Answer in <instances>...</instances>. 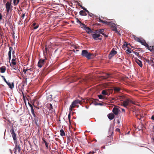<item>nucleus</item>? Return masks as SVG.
<instances>
[{
	"label": "nucleus",
	"instance_id": "f257e3e1",
	"mask_svg": "<svg viewBox=\"0 0 154 154\" xmlns=\"http://www.w3.org/2000/svg\"><path fill=\"white\" fill-rule=\"evenodd\" d=\"M81 55L82 56L86 57L88 59H91L92 56H94L93 54L88 52L86 50H83L82 51Z\"/></svg>",
	"mask_w": 154,
	"mask_h": 154
},
{
	"label": "nucleus",
	"instance_id": "f03ea898",
	"mask_svg": "<svg viewBox=\"0 0 154 154\" xmlns=\"http://www.w3.org/2000/svg\"><path fill=\"white\" fill-rule=\"evenodd\" d=\"M82 100H80L79 99H76L74 100L72 103L71 105L69 107V110L71 112L73 108H74L75 106H78L77 104L79 103L81 104L82 103Z\"/></svg>",
	"mask_w": 154,
	"mask_h": 154
},
{
	"label": "nucleus",
	"instance_id": "7ed1b4c3",
	"mask_svg": "<svg viewBox=\"0 0 154 154\" xmlns=\"http://www.w3.org/2000/svg\"><path fill=\"white\" fill-rule=\"evenodd\" d=\"M129 103L135 104V103L134 102L128 98L127 99L125 100H124L122 102H121V103L122 106L126 107L127 106L129 105Z\"/></svg>",
	"mask_w": 154,
	"mask_h": 154
},
{
	"label": "nucleus",
	"instance_id": "20e7f679",
	"mask_svg": "<svg viewBox=\"0 0 154 154\" xmlns=\"http://www.w3.org/2000/svg\"><path fill=\"white\" fill-rule=\"evenodd\" d=\"M113 92V90L112 89H107L106 90H103L101 92V94L103 95H109L110 94H111Z\"/></svg>",
	"mask_w": 154,
	"mask_h": 154
},
{
	"label": "nucleus",
	"instance_id": "39448f33",
	"mask_svg": "<svg viewBox=\"0 0 154 154\" xmlns=\"http://www.w3.org/2000/svg\"><path fill=\"white\" fill-rule=\"evenodd\" d=\"M10 132L12 135L14 142H15L17 140L16 134L14 132V128L12 127L10 130Z\"/></svg>",
	"mask_w": 154,
	"mask_h": 154
},
{
	"label": "nucleus",
	"instance_id": "423d86ee",
	"mask_svg": "<svg viewBox=\"0 0 154 154\" xmlns=\"http://www.w3.org/2000/svg\"><path fill=\"white\" fill-rule=\"evenodd\" d=\"M81 24L82 25H81V27L82 28H83V29L87 32V33H89L90 32H92V31L90 28L84 24Z\"/></svg>",
	"mask_w": 154,
	"mask_h": 154
},
{
	"label": "nucleus",
	"instance_id": "0eeeda50",
	"mask_svg": "<svg viewBox=\"0 0 154 154\" xmlns=\"http://www.w3.org/2000/svg\"><path fill=\"white\" fill-rule=\"evenodd\" d=\"M100 36L101 35L100 34V33L97 32H96V33L93 34L92 35V36L93 38L95 40H97L98 39L100 40H101L102 38H99V37H100Z\"/></svg>",
	"mask_w": 154,
	"mask_h": 154
},
{
	"label": "nucleus",
	"instance_id": "6e6552de",
	"mask_svg": "<svg viewBox=\"0 0 154 154\" xmlns=\"http://www.w3.org/2000/svg\"><path fill=\"white\" fill-rule=\"evenodd\" d=\"M11 2H8L5 5L6 11L7 14L9 13L10 9H11Z\"/></svg>",
	"mask_w": 154,
	"mask_h": 154
},
{
	"label": "nucleus",
	"instance_id": "1a4fd4ad",
	"mask_svg": "<svg viewBox=\"0 0 154 154\" xmlns=\"http://www.w3.org/2000/svg\"><path fill=\"white\" fill-rule=\"evenodd\" d=\"M117 53V51L115 50L114 48L112 49L109 55V59H110L111 57L116 55Z\"/></svg>",
	"mask_w": 154,
	"mask_h": 154
},
{
	"label": "nucleus",
	"instance_id": "9d476101",
	"mask_svg": "<svg viewBox=\"0 0 154 154\" xmlns=\"http://www.w3.org/2000/svg\"><path fill=\"white\" fill-rule=\"evenodd\" d=\"M109 24H107V25H109L111 27L112 29V30L114 31H115L116 32H117V28L115 26V25L114 23H111L110 22H109Z\"/></svg>",
	"mask_w": 154,
	"mask_h": 154
},
{
	"label": "nucleus",
	"instance_id": "9b49d317",
	"mask_svg": "<svg viewBox=\"0 0 154 154\" xmlns=\"http://www.w3.org/2000/svg\"><path fill=\"white\" fill-rule=\"evenodd\" d=\"M45 60V59H40L38 63V65L39 67H42L44 64Z\"/></svg>",
	"mask_w": 154,
	"mask_h": 154
},
{
	"label": "nucleus",
	"instance_id": "f8f14e48",
	"mask_svg": "<svg viewBox=\"0 0 154 154\" xmlns=\"http://www.w3.org/2000/svg\"><path fill=\"white\" fill-rule=\"evenodd\" d=\"M110 89H112L113 91H114L115 93L119 92L121 90L120 88L117 87H112L110 88Z\"/></svg>",
	"mask_w": 154,
	"mask_h": 154
},
{
	"label": "nucleus",
	"instance_id": "ddd939ff",
	"mask_svg": "<svg viewBox=\"0 0 154 154\" xmlns=\"http://www.w3.org/2000/svg\"><path fill=\"white\" fill-rule=\"evenodd\" d=\"M14 143H15V146L14 149H15V150L14 152H16V150L17 149L18 150V151L19 152H20V151L21 150V148L20 147V146L17 144V140H16V141L15 142H14Z\"/></svg>",
	"mask_w": 154,
	"mask_h": 154
},
{
	"label": "nucleus",
	"instance_id": "4468645a",
	"mask_svg": "<svg viewBox=\"0 0 154 154\" xmlns=\"http://www.w3.org/2000/svg\"><path fill=\"white\" fill-rule=\"evenodd\" d=\"M119 110L117 107H114L112 109V112L116 115H117L119 113Z\"/></svg>",
	"mask_w": 154,
	"mask_h": 154
},
{
	"label": "nucleus",
	"instance_id": "2eb2a0df",
	"mask_svg": "<svg viewBox=\"0 0 154 154\" xmlns=\"http://www.w3.org/2000/svg\"><path fill=\"white\" fill-rule=\"evenodd\" d=\"M104 31V29H100L96 31V32H98V33H100V34H101L104 36L106 37H107V36L104 34V33H103Z\"/></svg>",
	"mask_w": 154,
	"mask_h": 154
},
{
	"label": "nucleus",
	"instance_id": "dca6fc26",
	"mask_svg": "<svg viewBox=\"0 0 154 154\" xmlns=\"http://www.w3.org/2000/svg\"><path fill=\"white\" fill-rule=\"evenodd\" d=\"M35 117L34 120L36 125L37 126H38L39 125V122L38 118V117H37L36 116L35 117Z\"/></svg>",
	"mask_w": 154,
	"mask_h": 154
},
{
	"label": "nucleus",
	"instance_id": "f3484780",
	"mask_svg": "<svg viewBox=\"0 0 154 154\" xmlns=\"http://www.w3.org/2000/svg\"><path fill=\"white\" fill-rule=\"evenodd\" d=\"M10 65L12 68L11 69L15 70L17 72H19V69H18V68L15 66V65L11 64Z\"/></svg>",
	"mask_w": 154,
	"mask_h": 154
},
{
	"label": "nucleus",
	"instance_id": "a211bd4d",
	"mask_svg": "<svg viewBox=\"0 0 154 154\" xmlns=\"http://www.w3.org/2000/svg\"><path fill=\"white\" fill-rule=\"evenodd\" d=\"M12 47H10L9 48V51L8 52V57L9 59V60H10L11 58V51L12 50Z\"/></svg>",
	"mask_w": 154,
	"mask_h": 154
},
{
	"label": "nucleus",
	"instance_id": "6ab92c4d",
	"mask_svg": "<svg viewBox=\"0 0 154 154\" xmlns=\"http://www.w3.org/2000/svg\"><path fill=\"white\" fill-rule=\"evenodd\" d=\"M114 117L115 116L114 114L112 113H109L108 115V117L110 120L113 119L114 118Z\"/></svg>",
	"mask_w": 154,
	"mask_h": 154
},
{
	"label": "nucleus",
	"instance_id": "aec40b11",
	"mask_svg": "<svg viewBox=\"0 0 154 154\" xmlns=\"http://www.w3.org/2000/svg\"><path fill=\"white\" fill-rule=\"evenodd\" d=\"M135 61L139 65L140 67H142V66L143 65L142 63L140 60L137 59H136Z\"/></svg>",
	"mask_w": 154,
	"mask_h": 154
},
{
	"label": "nucleus",
	"instance_id": "412c9836",
	"mask_svg": "<svg viewBox=\"0 0 154 154\" xmlns=\"http://www.w3.org/2000/svg\"><path fill=\"white\" fill-rule=\"evenodd\" d=\"M47 107L50 111H51V112H52L53 107L52 104L51 103L48 104H47Z\"/></svg>",
	"mask_w": 154,
	"mask_h": 154
},
{
	"label": "nucleus",
	"instance_id": "4be33fe9",
	"mask_svg": "<svg viewBox=\"0 0 154 154\" xmlns=\"http://www.w3.org/2000/svg\"><path fill=\"white\" fill-rule=\"evenodd\" d=\"M29 105L31 107V112L32 113V114L33 116L34 117L35 116V113H34V109H33V107L31 104H30L29 103Z\"/></svg>",
	"mask_w": 154,
	"mask_h": 154
},
{
	"label": "nucleus",
	"instance_id": "5701e85b",
	"mask_svg": "<svg viewBox=\"0 0 154 154\" xmlns=\"http://www.w3.org/2000/svg\"><path fill=\"white\" fill-rule=\"evenodd\" d=\"M79 14L81 16H86L87 14L85 11L83 10H81L79 12Z\"/></svg>",
	"mask_w": 154,
	"mask_h": 154
},
{
	"label": "nucleus",
	"instance_id": "b1692460",
	"mask_svg": "<svg viewBox=\"0 0 154 154\" xmlns=\"http://www.w3.org/2000/svg\"><path fill=\"white\" fill-rule=\"evenodd\" d=\"M0 70L1 72L2 73H4L5 72L6 70V67L5 66H3L0 68Z\"/></svg>",
	"mask_w": 154,
	"mask_h": 154
},
{
	"label": "nucleus",
	"instance_id": "393cba45",
	"mask_svg": "<svg viewBox=\"0 0 154 154\" xmlns=\"http://www.w3.org/2000/svg\"><path fill=\"white\" fill-rule=\"evenodd\" d=\"M103 77L104 79H106L111 77L110 74L109 73H106L105 75L103 76Z\"/></svg>",
	"mask_w": 154,
	"mask_h": 154
},
{
	"label": "nucleus",
	"instance_id": "a878e982",
	"mask_svg": "<svg viewBox=\"0 0 154 154\" xmlns=\"http://www.w3.org/2000/svg\"><path fill=\"white\" fill-rule=\"evenodd\" d=\"M6 84L8 85L9 87L11 88V89H12L14 87V83L13 82L12 83V84H11V83L10 82H7L6 83Z\"/></svg>",
	"mask_w": 154,
	"mask_h": 154
},
{
	"label": "nucleus",
	"instance_id": "bb28decb",
	"mask_svg": "<svg viewBox=\"0 0 154 154\" xmlns=\"http://www.w3.org/2000/svg\"><path fill=\"white\" fill-rule=\"evenodd\" d=\"M98 21H99V22L103 23L104 24L105 23L106 24H109V22H107V21H104L101 20L100 18H98Z\"/></svg>",
	"mask_w": 154,
	"mask_h": 154
},
{
	"label": "nucleus",
	"instance_id": "cd10ccee",
	"mask_svg": "<svg viewBox=\"0 0 154 154\" xmlns=\"http://www.w3.org/2000/svg\"><path fill=\"white\" fill-rule=\"evenodd\" d=\"M60 135L61 136H63L65 135V133L63 129H61L60 131Z\"/></svg>",
	"mask_w": 154,
	"mask_h": 154
},
{
	"label": "nucleus",
	"instance_id": "c85d7f7f",
	"mask_svg": "<svg viewBox=\"0 0 154 154\" xmlns=\"http://www.w3.org/2000/svg\"><path fill=\"white\" fill-rule=\"evenodd\" d=\"M32 26H33V28L34 29H37L39 26L38 24H36L35 23H34L32 24Z\"/></svg>",
	"mask_w": 154,
	"mask_h": 154
},
{
	"label": "nucleus",
	"instance_id": "c756f323",
	"mask_svg": "<svg viewBox=\"0 0 154 154\" xmlns=\"http://www.w3.org/2000/svg\"><path fill=\"white\" fill-rule=\"evenodd\" d=\"M52 95H50L49 96H48L47 99L48 101H51L52 98Z\"/></svg>",
	"mask_w": 154,
	"mask_h": 154
},
{
	"label": "nucleus",
	"instance_id": "7c9ffc66",
	"mask_svg": "<svg viewBox=\"0 0 154 154\" xmlns=\"http://www.w3.org/2000/svg\"><path fill=\"white\" fill-rule=\"evenodd\" d=\"M20 0H14L13 3L14 6H16L19 2Z\"/></svg>",
	"mask_w": 154,
	"mask_h": 154
},
{
	"label": "nucleus",
	"instance_id": "2f4dec72",
	"mask_svg": "<svg viewBox=\"0 0 154 154\" xmlns=\"http://www.w3.org/2000/svg\"><path fill=\"white\" fill-rule=\"evenodd\" d=\"M118 99L120 100L121 101H123L126 99H125V97L123 96H120V97H119Z\"/></svg>",
	"mask_w": 154,
	"mask_h": 154
},
{
	"label": "nucleus",
	"instance_id": "473e14b6",
	"mask_svg": "<svg viewBox=\"0 0 154 154\" xmlns=\"http://www.w3.org/2000/svg\"><path fill=\"white\" fill-rule=\"evenodd\" d=\"M98 98L100 99H103L105 98V97L102 94H100L98 95Z\"/></svg>",
	"mask_w": 154,
	"mask_h": 154
},
{
	"label": "nucleus",
	"instance_id": "72a5a7b5",
	"mask_svg": "<svg viewBox=\"0 0 154 154\" xmlns=\"http://www.w3.org/2000/svg\"><path fill=\"white\" fill-rule=\"evenodd\" d=\"M15 59L14 58H13L12 60L11 65H16V63L15 62Z\"/></svg>",
	"mask_w": 154,
	"mask_h": 154
},
{
	"label": "nucleus",
	"instance_id": "f704fd0d",
	"mask_svg": "<svg viewBox=\"0 0 154 154\" xmlns=\"http://www.w3.org/2000/svg\"><path fill=\"white\" fill-rule=\"evenodd\" d=\"M135 40L137 41L138 42H141V40L140 39V38H137V37H136V38H135Z\"/></svg>",
	"mask_w": 154,
	"mask_h": 154
},
{
	"label": "nucleus",
	"instance_id": "c9c22d12",
	"mask_svg": "<svg viewBox=\"0 0 154 154\" xmlns=\"http://www.w3.org/2000/svg\"><path fill=\"white\" fill-rule=\"evenodd\" d=\"M146 42L145 41L143 40H141V42H140V43H141L143 45H144Z\"/></svg>",
	"mask_w": 154,
	"mask_h": 154
},
{
	"label": "nucleus",
	"instance_id": "e433bc0d",
	"mask_svg": "<svg viewBox=\"0 0 154 154\" xmlns=\"http://www.w3.org/2000/svg\"><path fill=\"white\" fill-rule=\"evenodd\" d=\"M108 137H109L110 138V139H109V142L110 143L111 142L113 138L111 137V135H109V136H108Z\"/></svg>",
	"mask_w": 154,
	"mask_h": 154
},
{
	"label": "nucleus",
	"instance_id": "4c0bfd02",
	"mask_svg": "<svg viewBox=\"0 0 154 154\" xmlns=\"http://www.w3.org/2000/svg\"><path fill=\"white\" fill-rule=\"evenodd\" d=\"M70 113H69L68 115V118L69 120V122L70 123Z\"/></svg>",
	"mask_w": 154,
	"mask_h": 154
},
{
	"label": "nucleus",
	"instance_id": "58836bf2",
	"mask_svg": "<svg viewBox=\"0 0 154 154\" xmlns=\"http://www.w3.org/2000/svg\"><path fill=\"white\" fill-rule=\"evenodd\" d=\"M76 20H76L77 22L79 24H80V25H82L81 24H82V23H81V22L80 20H79L78 19V18H77Z\"/></svg>",
	"mask_w": 154,
	"mask_h": 154
},
{
	"label": "nucleus",
	"instance_id": "ea45409f",
	"mask_svg": "<svg viewBox=\"0 0 154 154\" xmlns=\"http://www.w3.org/2000/svg\"><path fill=\"white\" fill-rule=\"evenodd\" d=\"M1 77L3 78L4 80L6 83L8 81H7L6 80L5 78V77L4 76L2 75L1 76Z\"/></svg>",
	"mask_w": 154,
	"mask_h": 154
},
{
	"label": "nucleus",
	"instance_id": "a19ab883",
	"mask_svg": "<svg viewBox=\"0 0 154 154\" xmlns=\"http://www.w3.org/2000/svg\"><path fill=\"white\" fill-rule=\"evenodd\" d=\"M94 105H102V103H94Z\"/></svg>",
	"mask_w": 154,
	"mask_h": 154
},
{
	"label": "nucleus",
	"instance_id": "79ce46f5",
	"mask_svg": "<svg viewBox=\"0 0 154 154\" xmlns=\"http://www.w3.org/2000/svg\"><path fill=\"white\" fill-rule=\"evenodd\" d=\"M2 14L0 13V22H1L2 20Z\"/></svg>",
	"mask_w": 154,
	"mask_h": 154
},
{
	"label": "nucleus",
	"instance_id": "37998d69",
	"mask_svg": "<svg viewBox=\"0 0 154 154\" xmlns=\"http://www.w3.org/2000/svg\"><path fill=\"white\" fill-rule=\"evenodd\" d=\"M84 11H85V12H87L88 13H89V12L87 10L86 8H85V9H84Z\"/></svg>",
	"mask_w": 154,
	"mask_h": 154
},
{
	"label": "nucleus",
	"instance_id": "c03bdc74",
	"mask_svg": "<svg viewBox=\"0 0 154 154\" xmlns=\"http://www.w3.org/2000/svg\"><path fill=\"white\" fill-rule=\"evenodd\" d=\"M27 71H28V69H23V72H24V73H25V74L26 73V72H27Z\"/></svg>",
	"mask_w": 154,
	"mask_h": 154
},
{
	"label": "nucleus",
	"instance_id": "a18cd8bd",
	"mask_svg": "<svg viewBox=\"0 0 154 154\" xmlns=\"http://www.w3.org/2000/svg\"><path fill=\"white\" fill-rule=\"evenodd\" d=\"M45 145L46 146V147L47 149H48V143H45Z\"/></svg>",
	"mask_w": 154,
	"mask_h": 154
},
{
	"label": "nucleus",
	"instance_id": "49530a36",
	"mask_svg": "<svg viewBox=\"0 0 154 154\" xmlns=\"http://www.w3.org/2000/svg\"><path fill=\"white\" fill-rule=\"evenodd\" d=\"M143 45L145 46L146 47H147V48H149V45L148 44L146 43V42L145 43V44H144Z\"/></svg>",
	"mask_w": 154,
	"mask_h": 154
},
{
	"label": "nucleus",
	"instance_id": "de8ad7c7",
	"mask_svg": "<svg viewBox=\"0 0 154 154\" xmlns=\"http://www.w3.org/2000/svg\"><path fill=\"white\" fill-rule=\"evenodd\" d=\"M130 49H127L126 50V51L128 52V53H131V51L130 50Z\"/></svg>",
	"mask_w": 154,
	"mask_h": 154
},
{
	"label": "nucleus",
	"instance_id": "09e8293b",
	"mask_svg": "<svg viewBox=\"0 0 154 154\" xmlns=\"http://www.w3.org/2000/svg\"><path fill=\"white\" fill-rule=\"evenodd\" d=\"M134 53L136 55L138 56L139 54V53L136 52H134Z\"/></svg>",
	"mask_w": 154,
	"mask_h": 154
},
{
	"label": "nucleus",
	"instance_id": "8fccbe9b",
	"mask_svg": "<svg viewBox=\"0 0 154 154\" xmlns=\"http://www.w3.org/2000/svg\"><path fill=\"white\" fill-rule=\"evenodd\" d=\"M151 119L153 120H154V114L152 116Z\"/></svg>",
	"mask_w": 154,
	"mask_h": 154
},
{
	"label": "nucleus",
	"instance_id": "3c124183",
	"mask_svg": "<svg viewBox=\"0 0 154 154\" xmlns=\"http://www.w3.org/2000/svg\"><path fill=\"white\" fill-rule=\"evenodd\" d=\"M116 131L119 132L120 131V130L119 128H116Z\"/></svg>",
	"mask_w": 154,
	"mask_h": 154
},
{
	"label": "nucleus",
	"instance_id": "603ef678",
	"mask_svg": "<svg viewBox=\"0 0 154 154\" xmlns=\"http://www.w3.org/2000/svg\"><path fill=\"white\" fill-rule=\"evenodd\" d=\"M88 15H89V16H90V17H92L93 15L92 13H90V12H89V13H88Z\"/></svg>",
	"mask_w": 154,
	"mask_h": 154
},
{
	"label": "nucleus",
	"instance_id": "864d4df0",
	"mask_svg": "<svg viewBox=\"0 0 154 154\" xmlns=\"http://www.w3.org/2000/svg\"><path fill=\"white\" fill-rule=\"evenodd\" d=\"M25 14H23L22 16V17L23 18H24V17H25Z\"/></svg>",
	"mask_w": 154,
	"mask_h": 154
},
{
	"label": "nucleus",
	"instance_id": "5fc2aeb1",
	"mask_svg": "<svg viewBox=\"0 0 154 154\" xmlns=\"http://www.w3.org/2000/svg\"><path fill=\"white\" fill-rule=\"evenodd\" d=\"M128 44H125V45H123V46H124V47H126L128 48L127 46H128Z\"/></svg>",
	"mask_w": 154,
	"mask_h": 154
},
{
	"label": "nucleus",
	"instance_id": "6e6d98bb",
	"mask_svg": "<svg viewBox=\"0 0 154 154\" xmlns=\"http://www.w3.org/2000/svg\"><path fill=\"white\" fill-rule=\"evenodd\" d=\"M43 141L45 143H47L45 140V139H43Z\"/></svg>",
	"mask_w": 154,
	"mask_h": 154
},
{
	"label": "nucleus",
	"instance_id": "4d7b16f0",
	"mask_svg": "<svg viewBox=\"0 0 154 154\" xmlns=\"http://www.w3.org/2000/svg\"><path fill=\"white\" fill-rule=\"evenodd\" d=\"M110 131V133H111V135L113 134V131L112 130V131Z\"/></svg>",
	"mask_w": 154,
	"mask_h": 154
},
{
	"label": "nucleus",
	"instance_id": "13d9d810",
	"mask_svg": "<svg viewBox=\"0 0 154 154\" xmlns=\"http://www.w3.org/2000/svg\"><path fill=\"white\" fill-rule=\"evenodd\" d=\"M138 116H139V115H136V117H137L138 119H139L140 120V119H141V117H140V118H138Z\"/></svg>",
	"mask_w": 154,
	"mask_h": 154
},
{
	"label": "nucleus",
	"instance_id": "bf43d9fd",
	"mask_svg": "<svg viewBox=\"0 0 154 154\" xmlns=\"http://www.w3.org/2000/svg\"><path fill=\"white\" fill-rule=\"evenodd\" d=\"M122 112H125V109H122Z\"/></svg>",
	"mask_w": 154,
	"mask_h": 154
},
{
	"label": "nucleus",
	"instance_id": "052dcab7",
	"mask_svg": "<svg viewBox=\"0 0 154 154\" xmlns=\"http://www.w3.org/2000/svg\"><path fill=\"white\" fill-rule=\"evenodd\" d=\"M28 69V70H30V71H32V69H31V68L29 69Z\"/></svg>",
	"mask_w": 154,
	"mask_h": 154
},
{
	"label": "nucleus",
	"instance_id": "680f3d73",
	"mask_svg": "<svg viewBox=\"0 0 154 154\" xmlns=\"http://www.w3.org/2000/svg\"><path fill=\"white\" fill-rule=\"evenodd\" d=\"M80 6L83 10H84V9L85 8L82 7V5H81Z\"/></svg>",
	"mask_w": 154,
	"mask_h": 154
},
{
	"label": "nucleus",
	"instance_id": "e2e57ef3",
	"mask_svg": "<svg viewBox=\"0 0 154 154\" xmlns=\"http://www.w3.org/2000/svg\"><path fill=\"white\" fill-rule=\"evenodd\" d=\"M13 58H14V59H15V55H14V56H13Z\"/></svg>",
	"mask_w": 154,
	"mask_h": 154
},
{
	"label": "nucleus",
	"instance_id": "0e129e2a",
	"mask_svg": "<svg viewBox=\"0 0 154 154\" xmlns=\"http://www.w3.org/2000/svg\"><path fill=\"white\" fill-rule=\"evenodd\" d=\"M35 102H36V104H38L39 103H38V101H36Z\"/></svg>",
	"mask_w": 154,
	"mask_h": 154
},
{
	"label": "nucleus",
	"instance_id": "69168bd1",
	"mask_svg": "<svg viewBox=\"0 0 154 154\" xmlns=\"http://www.w3.org/2000/svg\"><path fill=\"white\" fill-rule=\"evenodd\" d=\"M45 50L46 51H47V48H45Z\"/></svg>",
	"mask_w": 154,
	"mask_h": 154
},
{
	"label": "nucleus",
	"instance_id": "338daca9",
	"mask_svg": "<svg viewBox=\"0 0 154 154\" xmlns=\"http://www.w3.org/2000/svg\"><path fill=\"white\" fill-rule=\"evenodd\" d=\"M152 66L154 67V64L152 65Z\"/></svg>",
	"mask_w": 154,
	"mask_h": 154
},
{
	"label": "nucleus",
	"instance_id": "774afa93",
	"mask_svg": "<svg viewBox=\"0 0 154 154\" xmlns=\"http://www.w3.org/2000/svg\"><path fill=\"white\" fill-rule=\"evenodd\" d=\"M129 133H130V131H129L128 132L127 134H129Z\"/></svg>",
	"mask_w": 154,
	"mask_h": 154
}]
</instances>
